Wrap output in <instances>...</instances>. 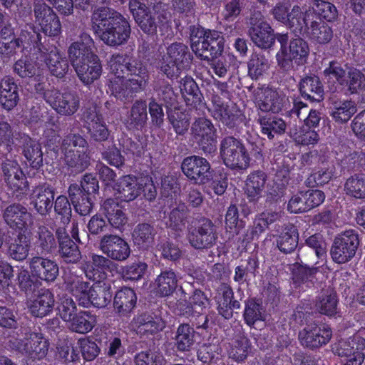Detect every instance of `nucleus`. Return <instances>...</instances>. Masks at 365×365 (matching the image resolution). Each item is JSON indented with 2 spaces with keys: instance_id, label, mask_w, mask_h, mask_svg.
Wrapping results in <instances>:
<instances>
[{
  "instance_id": "f257e3e1",
  "label": "nucleus",
  "mask_w": 365,
  "mask_h": 365,
  "mask_svg": "<svg viewBox=\"0 0 365 365\" xmlns=\"http://www.w3.org/2000/svg\"><path fill=\"white\" fill-rule=\"evenodd\" d=\"M107 1L109 0H75V4L83 10L89 6L94 7L91 16V30L107 46L118 47L128 42L131 27L120 12L109 6H98Z\"/></svg>"
},
{
  "instance_id": "f03ea898",
  "label": "nucleus",
  "mask_w": 365,
  "mask_h": 365,
  "mask_svg": "<svg viewBox=\"0 0 365 365\" xmlns=\"http://www.w3.org/2000/svg\"><path fill=\"white\" fill-rule=\"evenodd\" d=\"M184 202H180L170 212L168 224L175 230H182L187 223L186 238L190 246L198 250L215 246L218 239L216 227L211 220L203 216L191 217Z\"/></svg>"
},
{
  "instance_id": "7ed1b4c3",
  "label": "nucleus",
  "mask_w": 365,
  "mask_h": 365,
  "mask_svg": "<svg viewBox=\"0 0 365 365\" xmlns=\"http://www.w3.org/2000/svg\"><path fill=\"white\" fill-rule=\"evenodd\" d=\"M129 9L140 29L148 35H155L158 28L165 31L170 26V13L161 1L148 6L138 0L129 2Z\"/></svg>"
},
{
  "instance_id": "20e7f679",
  "label": "nucleus",
  "mask_w": 365,
  "mask_h": 365,
  "mask_svg": "<svg viewBox=\"0 0 365 365\" xmlns=\"http://www.w3.org/2000/svg\"><path fill=\"white\" fill-rule=\"evenodd\" d=\"M220 155L223 163L230 169L245 171L250 166L245 144L233 136H226L220 140Z\"/></svg>"
},
{
  "instance_id": "39448f33",
  "label": "nucleus",
  "mask_w": 365,
  "mask_h": 365,
  "mask_svg": "<svg viewBox=\"0 0 365 365\" xmlns=\"http://www.w3.org/2000/svg\"><path fill=\"white\" fill-rule=\"evenodd\" d=\"M198 117L190 127V135L205 155H212L216 153V128L210 120L200 117L203 111L197 110Z\"/></svg>"
},
{
  "instance_id": "423d86ee",
  "label": "nucleus",
  "mask_w": 365,
  "mask_h": 365,
  "mask_svg": "<svg viewBox=\"0 0 365 365\" xmlns=\"http://www.w3.org/2000/svg\"><path fill=\"white\" fill-rule=\"evenodd\" d=\"M359 244L360 239L357 230L350 229L341 232L335 237L331 245V259L338 264L351 261L356 255Z\"/></svg>"
},
{
  "instance_id": "0eeeda50",
  "label": "nucleus",
  "mask_w": 365,
  "mask_h": 365,
  "mask_svg": "<svg viewBox=\"0 0 365 365\" xmlns=\"http://www.w3.org/2000/svg\"><path fill=\"white\" fill-rule=\"evenodd\" d=\"M4 182L18 201H21L28 195L29 187L26 177L16 160L6 159L1 164Z\"/></svg>"
},
{
  "instance_id": "6e6552de",
  "label": "nucleus",
  "mask_w": 365,
  "mask_h": 365,
  "mask_svg": "<svg viewBox=\"0 0 365 365\" xmlns=\"http://www.w3.org/2000/svg\"><path fill=\"white\" fill-rule=\"evenodd\" d=\"M80 81L86 86L100 78L103 73L101 61L98 55L88 53L85 56L69 57Z\"/></svg>"
},
{
  "instance_id": "1a4fd4ad",
  "label": "nucleus",
  "mask_w": 365,
  "mask_h": 365,
  "mask_svg": "<svg viewBox=\"0 0 365 365\" xmlns=\"http://www.w3.org/2000/svg\"><path fill=\"white\" fill-rule=\"evenodd\" d=\"M248 34L253 43L262 48H271L275 42L274 30L259 11H254L249 19Z\"/></svg>"
},
{
  "instance_id": "9d476101",
  "label": "nucleus",
  "mask_w": 365,
  "mask_h": 365,
  "mask_svg": "<svg viewBox=\"0 0 365 365\" xmlns=\"http://www.w3.org/2000/svg\"><path fill=\"white\" fill-rule=\"evenodd\" d=\"M183 174L195 184L204 185L212 179L213 170L207 160L198 155L184 158L181 163Z\"/></svg>"
},
{
  "instance_id": "9b49d317",
  "label": "nucleus",
  "mask_w": 365,
  "mask_h": 365,
  "mask_svg": "<svg viewBox=\"0 0 365 365\" xmlns=\"http://www.w3.org/2000/svg\"><path fill=\"white\" fill-rule=\"evenodd\" d=\"M9 346L25 355L29 360L35 361L46 356L48 343L41 334L32 333L29 338L24 340H10Z\"/></svg>"
},
{
  "instance_id": "f8f14e48",
  "label": "nucleus",
  "mask_w": 365,
  "mask_h": 365,
  "mask_svg": "<svg viewBox=\"0 0 365 365\" xmlns=\"http://www.w3.org/2000/svg\"><path fill=\"white\" fill-rule=\"evenodd\" d=\"M46 102L57 113L65 116L73 115L80 106V100L76 93L71 91L61 92L57 88L47 93Z\"/></svg>"
},
{
  "instance_id": "ddd939ff",
  "label": "nucleus",
  "mask_w": 365,
  "mask_h": 365,
  "mask_svg": "<svg viewBox=\"0 0 365 365\" xmlns=\"http://www.w3.org/2000/svg\"><path fill=\"white\" fill-rule=\"evenodd\" d=\"M2 219L11 229L23 231L33 224V215L19 202L6 205L2 210Z\"/></svg>"
},
{
  "instance_id": "4468645a",
  "label": "nucleus",
  "mask_w": 365,
  "mask_h": 365,
  "mask_svg": "<svg viewBox=\"0 0 365 365\" xmlns=\"http://www.w3.org/2000/svg\"><path fill=\"white\" fill-rule=\"evenodd\" d=\"M99 249L112 261L123 262L130 255L128 243L117 235H103L99 242Z\"/></svg>"
},
{
  "instance_id": "2eb2a0df",
  "label": "nucleus",
  "mask_w": 365,
  "mask_h": 365,
  "mask_svg": "<svg viewBox=\"0 0 365 365\" xmlns=\"http://www.w3.org/2000/svg\"><path fill=\"white\" fill-rule=\"evenodd\" d=\"M55 196L54 188L47 183L40 184L32 189L31 205L41 216L46 217L51 212Z\"/></svg>"
},
{
  "instance_id": "dca6fc26",
  "label": "nucleus",
  "mask_w": 365,
  "mask_h": 365,
  "mask_svg": "<svg viewBox=\"0 0 365 365\" xmlns=\"http://www.w3.org/2000/svg\"><path fill=\"white\" fill-rule=\"evenodd\" d=\"M332 336L331 329L328 327L317 324L308 325L299 333L301 344L309 349H316L327 344Z\"/></svg>"
},
{
  "instance_id": "f3484780",
  "label": "nucleus",
  "mask_w": 365,
  "mask_h": 365,
  "mask_svg": "<svg viewBox=\"0 0 365 365\" xmlns=\"http://www.w3.org/2000/svg\"><path fill=\"white\" fill-rule=\"evenodd\" d=\"M46 256L36 255L30 257L28 264L34 277L46 282H53L59 273L56 262Z\"/></svg>"
},
{
  "instance_id": "a211bd4d",
  "label": "nucleus",
  "mask_w": 365,
  "mask_h": 365,
  "mask_svg": "<svg viewBox=\"0 0 365 365\" xmlns=\"http://www.w3.org/2000/svg\"><path fill=\"white\" fill-rule=\"evenodd\" d=\"M41 56L43 58L50 73L58 78H63L69 70V63L66 57L54 46H49L48 48H41Z\"/></svg>"
},
{
  "instance_id": "6ab92c4d",
  "label": "nucleus",
  "mask_w": 365,
  "mask_h": 365,
  "mask_svg": "<svg viewBox=\"0 0 365 365\" xmlns=\"http://www.w3.org/2000/svg\"><path fill=\"white\" fill-rule=\"evenodd\" d=\"M207 35L202 41V46L196 56L201 60L210 61L220 56L224 50L225 40L221 33L215 30H207Z\"/></svg>"
},
{
  "instance_id": "aec40b11",
  "label": "nucleus",
  "mask_w": 365,
  "mask_h": 365,
  "mask_svg": "<svg viewBox=\"0 0 365 365\" xmlns=\"http://www.w3.org/2000/svg\"><path fill=\"white\" fill-rule=\"evenodd\" d=\"M90 257L91 260L83 261L81 267L89 279L96 280V275L99 277L101 274L111 272L117 267V264L107 256L93 253Z\"/></svg>"
},
{
  "instance_id": "412c9836",
  "label": "nucleus",
  "mask_w": 365,
  "mask_h": 365,
  "mask_svg": "<svg viewBox=\"0 0 365 365\" xmlns=\"http://www.w3.org/2000/svg\"><path fill=\"white\" fill-rule=\"evenodd\" d=\"M140 179L133 175L120 177L113 186L117 198L123 202H130L140 195Z\"/></svg>"
},
{
  "instance_id": "4be33fe9",
  "label": "nucleus",
  "mask_w": 365,
  "mask_h": 365,
  "mask_svg": "<svg viewBox=\"0 0 365 365\" xmlns=\"http://www.w3.org/2000/svg\"><path fill=\"white\" fill-rule=\"evenodd\" d=\"M16 140L21 147L23 155L30 165L35 169L40 168L43 165V152L41 145L26 134H19V138H16Z\"/></svg>"
},
{
  "instance_id": "5701e85b",
  "label": "nucleus",
  "mask_w": 365,
  "mask_h": 365,
  "mask_svg": "<svg viewBox=\"0 0 365 365\" xmlns=\"http://www.w3.org/2000/svg\"><path fill=\"white\" fill-rule=\"evenodd\" d=\"M137 302L133 289L124 287L117 291L113 297V310L119 317H127L133 312Z\"/></svg>"
},
{
  "instance_id": "b1692460",
  "label": "nucleus",
  "mask_w": 365,
  "mask_h": 365,
  "mask_svg": "<svg viewBox=\"0 0 365 365\" xmlns=\"http://www.w3.org/2000/svg\"><path fill=\"white\" fill-rule=\"evenodd\" d=\"M180 88L187 106H193L196 111H202L205 109L202 94L192 77L186 76L182 78Z\"/></svg>"
},
{
  "instance_id": "393cba45",
  "label": "nucleus",
  "mask_w": 365,
  "mask_h": 365,
  "mask_svg": "<svg viewBox=\"0 0 365 365\" xmlns=\"http://www.w3.org/2000/svg\"><path fill=\"white\" fill-rule=\"evenodd\" d=\"M299 91L301 96L310 101L320 102L324 98V86L319 78L310 74L301 78L299 83Z\"/></svg>"
},
{
  "instance_id": "a878e982",
  "label": "nucleus",
  "mask_w": 365,
  "mask_h": 365,
  "mask_svg": "<svg viewBox=\"0 0 365 365\" xmlns=\"http://www.w3.org/2000/svg\"><path fill=\"white\" fill-rule=\"evenodd\" d=\"M212 117L228 128H233L242 120L241 111L235 106H229L220 102L214 101Z\"/></svg>"
},
{
  "instance_id": "bb28decb",
  "label": "nucleus",
  "mask_w": 365,
  "mask_h": 365,
  "mask_svg": "<svg viewBox=\"0 0 365 365\" xmlns=\"http://www.w3.org/2000/svg\"><path fill=\"white\" fill-rule=\"evenodd\" d=\"M314 19H317L314 12L303 13L299 6H294L289 12L285 24L297 35L307 33Z\"/></svg>"
},
{
  "instance_id": "cd10ccee",
  "label": "nucleus",
  "mask_w": 365,
  "mask_h": 365,
  "mask_svg": "<svg viewBox=\"0 0 365 365\" xmlns=\"http://www.w3.org/2000/svg\"><path fill=\"white\" fill-rule=\"evenodd\" d=\"M267 180V174L259 170L253 171L247 175L245 180V192L250 202H258L262 197Z\"/></svg>"
},
{
  "instance_id": "c85d7f7f",
  "label": "nucleus",
  "mask_w": 365,
  "mask_h": 365,
  "mask_svg": "<svg viewBox=\"0 0 365 365\" xmlns=\"http://www.w3.org/2000/svg\"><path fill=\"white\" fill-rule=\"evenodd\" d=\"M35 237L34 250L37 255H51L57 248L54 234L46 226L41 225L38 227Z\"/></svg>"
},
{
  "instance_id": "c756f323",
  "label": "nucleus",
  "mask_w": 365,
  "mask_h": 365,
  "mask_svg": "<svg viewBox=\"0 0 365 365\" xmlns=\"http://www.w3.org/2000/svg\"><path fill=\"white\" fill-rule=\"evenodd\" d=\"M5 242L8 245V255L14 260L23 262L27 259L31 249L30 237L24 232H19L11 242L7 239Z\"/></svg>"
},
{
  "instance_id": "7c9ffc66",
  "label": "nucleus",
  "mask_w": 365,
  "mask_h": 365,
  "mask_svg": "<svg viewBox=\"0 0 365 365\" xmlns=\"http://www.w3.org/2000/svg\"><path fill=\"white\" fill-rule=\"evenodd\" d=\"M113 297L110 283L108 281L97 280L89 289L88 299L96 307H106Z\"/></svg>"
},
{
  "instance_id": "2f4dec72",
  "label": "nucleus",
  "mask_w": 365,
  "mask_h": 365,
  "mask_svg": "<svg viewBox=\"0 0 365 365\" xmlns=\"http://www.w3.org/2000/svg\"><path fill=\"white\" fill-rule=\"evenodd\" d=\"M19 101V88L14 78L6 76L0 82V104L10 110L14 108Z\"/></svg>"
},
{
  "instance_id": "473e14b6",
  "label": "nucleus",
  "mask_w": 365,
  "mask_h": 365,
  "mask_svg": "<svg viewBox=\"0 0 365 365\" xmlns=\"http://www.w3.org/2000/svg\"><path fill=\"white\" fill-rule=\"evenodd\" d=\"M68 197L75 210L82 216L88 215L93 209L91 195L86 194L78 184H71L68 190Z\"/></svg>"
},
{
  "instance_id": "72a5a7b5",
  "label": "nucleus",
  "mask_w": 365,
  "mask_h": 365,
  "mask_svg": "<svg viewBox=\"0 0 365 365\" xmlns=\"http://www.w3.org/2000/svg\"><path fill=\"white\" fill-rule=\"evenodd\" d=\"M258 122L261 126V133L272 140L277 135L284 134L286 131L285 121L274 115L264 113L259 115Z\"/></svg>"
},
{
  "instance_id": "f704fd0d",
  "label": "nucleus",
  "mask_w": 365,
  "mask_h": 365,
  "mask_svg": "<svg viewBox=\"0 0 365 365\" xmlns=\"http://www.w3.org/2000/svg\"><path fill=\"white\" fill-rule=\"evenodd\" d=\"M365 349V339L355 335L347 340H341L335 348L334 353L341 357L356 358L358 354L365 358L363 351Z\"/></svg>"
},
{
  "instance_id": "c9c22d12",
  "label": "nucleus",
  "mask_w": 365,
  "mask_h": 365,
  "mask_svg": "<svg viewBox=\"0 0 365 365\" xmlns=\"http://www.w3.org/2000/svg\"><path fill=\"white\" fill-rule=\"evenodd\" d=\"M155 292L160 297L170 296L178 286V278L172 269H162L155 280Z\"/></svg>"
},
{
  "instance_id": "e433bc0d",
  "label": "nucleus",
  "mask_w": 365,
  "mask_h": 365,
  "mask_svg": "<svg viewBox=\"0 0 365 365\" xmlns=\"http://www.w3.org/2000/svg\"><path fill=\"white\" fill-rule=\"evenodd\" d=\"M54 297L48 289H41L29 307L33 316L43 317L52 312L54 306Z\"/></svg>"
},
{
  "instance_id": "4c0bfd02",
  "label": "nucleus",
  "mask_w": 365,
  "mask_h": 365,
  "mask_svg": "<svg viewBox=\"0 0 365 365\" xmlns=\"http://www.w3.org/2000/svg\"><path fill=\"white\" fill-rule=\"evenodd\" d=\"M153 91L157 93V101L162 102L167 110H170L176 102V96L172 85L164 78L158 76L152 83Z\"/></svg>"
},
{
  "instance_id": "58836bf2",
  "label": "nucleus",
  "mask_w": 365,
  "mask_h": 365,
  "mask_svg": "<svg viewBox=\"0 0 365 365\" xmlns=\"http://www.w3.org/2000/svg\"><path fill=\"white\" fill-rule=\"evenodd\" d=\"M101 209L112 227L121 229L127 223L126 215L115 200H106L102 204Z\"/></svg>"
},
{
  "instance_id": "ea45409f",
  "label": "nucleus",
  "mask_w": 365,
  "mask_h": 365,
  "mask_svg": "<svg viewBox=\"0 0 365 365\" xmlns=\"http://www.w3.org/2000/svg\"><path fill=\"white\" fill-rule=\"evenodd\" d=\"M331 115L336 122L343 123L347 122L356 112L355 103L349 100H340L335 97L330 98Z\"/></svg>"
},
{
  "instance_id": "a19ab883",
  "label": "nucleus",
  "mask_w": 365,
  "mask_h": 365,
  "mask_svg": "<svg viewBox=\"0 0 365 365\" xmlns=\"http://www.w3.org/2000/svg\"><path fill=\"white\" fill-rule=\"evenodd\" d=\"M299 234L293 225H284L277 238V247L280 252L288 254L294 252L298 245Z\"/></svg>"
},
{
  "instance_id": "79ce46f5",
  "label": "nucleus",
  "mask_w": 365,
  "mask_h": 365,
  "mask_svg": "<svg viewBox=\"0 0 365 365\" xmlns=\"http://www.w3.org/2000/svg\"><path fill=\"white\" fill-rule=\"evenodd\" d=\"M290 113L296 115L300 120L303 118L305 125L309 128L317 127L322 118L321 112L313 109L308 110L307 105L297 98L294 99Z\"/></svg>"
},
{
  "instance_id": "37998d69",
  "label": "nucleus",
  "mask_w": 365,
  "mask_h": 365,
  "mask_svg": "<svg viewBox=\"0 0 365 365\" xmlns=\"http://www.w3.org/2000/svg\"><path fill=\"white\" fill-rule=\"evenodd\" d=\"M128 79L124 78H111L108 84V88L117 99L125 102L132 100L138 93Z\"/></svg>"
},
{
  "instance_id": "c03bdc74",
  "label": "nucleus",
  "mask_w": 365,
  "mask_h": 365,
  "mask_svg": "<svg viewBox=\"0 0 365 365\" xmlns=\"http://www.w3.org/2000/svg\"><path fill=\"white\" fill-rule=\"evenodd\" d=\"M130 67L127 74L130 76L128 81L136 92L140 93L145 89L149 82L150 75L148 68L141 61L136 60H133V66H130Z\"/></svg>"
},
{
  "instance_id": "a18cd8bd",
  "label": "nucleus",
  "mask_w": 365,
  "mask_h": 365,
  "mask_svg": "<svg viewBox=\"0 0 365 365\" xmlns=\"http://www.w3.org/2000/svg\"><path fill=\"white\" fill-rule=\"evenodd\" d=\"M147 103L145 100L139 99L131 106L128 115V124L130 128L142 129L147 124Z\"/></svg>"
},
{
  "instance_id": "49530a36",
  "label": "nucleus",
  "mask_w": 365,
  "mask_h": 365,
  "mask_svg": "<svg viewBox=\"0 0 365 365\" xmlns=\"http://www.w3.org/2000/svg\"><path fill=\"white\" fill-rule=\"evenodd\" d=\"M168 58L175 61L178 68L184 69L190 67L192 63V55L187 46L182 43H173L167 48L165 54Z\"/></svg>"
},
{
  "instance_id": "de8ad7c7",
  "label": "nucleus",
  "mask_w": 365,
  "mask_h": 365,
  "mask_svg": "<svg viewBox=\"0 0 365 365\" xmlns=\"http://www.w3.org/2000/svg\"><path fill=\"white\" fill-rule=\"evenodd\" d=\"M66 165L71 173L76 175L83 172L90 165L88 150H77L76 153H63Z\"/></svg>"
},
{
  "instance_id": "09e8293b",
  "label": "nucleus",
  "mask_w": 365,
  "mask_h": 365,
  "mask_svg": "<svg viewBox=\"0 0 365 365\" xmlns=\"http://www.w3.org/2000/svg\"><path fill=\"white\" fill-rule=\"evenodd\" d=\"M310 38L320 44L329 43L333 37L331 27L321 19H314L307 31Z\"/></svg>"
},
{
  "instance_id": "8fccbe9b",
  "label": "nucleus",
  "mask_w": 365,
  "mask_h": 365,
  "mask_svg": "<svg viewBox=\"0 0 365 365\" xmlns=\"http://www.w3.org/2000/svg\"><path fill=\"white\" fill-rule=\"evenodd\" d=\"M96 321V317L89 312L80 311L68 323H69L68 327L72 331L86 334L93 329Z\"/></svg>"
},
{
  "instance_id": "3c124183",
  "label": "nucleus",
  "mask_w": 365,
  "mask_h": 365,
  "mask_svg": "<svg viewBox=\"0 0 365 365\" xmlns=\"http://www.w3.org/2000/svg\"><path fill=\"white\" fill-rule=\"evenodd\" d=\"M336 292L329 287L323 289L316 301L317 309L322 314L333 315L336 313Z\"/></svg>"
},
{
  "instance_id": "603ef678",
  "label": "nucleus",
  "mask_w": 365,
  "mask_h": 365,
  "mask_svg": "<svg viewBox=\"0 0 365 365\" xmlns=\"http://www.w3.org/2000/svg\"><path fill=\"white\" fill-rule=\"evenodd\" d=\"M155 230L148 223H140L135 226L132 236L134 243L143 249L148 248L154 240Z\"/></svg>"
},
{
  "instance_id": "864d4df0",
  "label": "nucleus",
  "mask_w": 365,
  "mask_h": 365,
  "mask_svg": "<svg viewBox=\"0 0 365 365\" xmlns=\"http://www.w3.org/2000/svg\"><path fill=\"white\" fill-rule=\"evenodd\" d=\"M18 38L21 47L33 46L34 48H38L41 54H42L41 48H48V47L41 42V35L38 29L32 24L26 25L25 29L21 30Z\"/></svg>"
},
{
  "instance_id": "5fc2aeb1",
  "label": "nucleus",
  "mask_w": 365,
  "mask_h": 365,
  "mask_svg": "<svg viewBox=\"0 0 365 365\" xmlns=\"http://www.w3.org/2000/svg\"><path fill=\"white\" fill-rule=\"evenodd\" d=\"M284 101V96H281L276 91L267 90L264 91V98L259 101L258 106L260 110L264 113L270 111L276 113L282 110Z\"/></svg>"
},
{
  "instance_id": "6e6d98bb",
  "label": "nucleus",
  "mask_w": 365,
  "mask_h": 365,
  "mask_svg": "<svg viewBox=\"0 0 365 365\" xmlns=\"http://www.w3.org/2000/svg\"><path fill=\"white\" fill-rule=\"evenodd\" d=\"M195 331L187 324H180L177 330L175 346L180 351H190L195 342Z\"/></svg>"
},
{
  "instance_id": "4d7b16f0",
  "label": "nucleus",
  "mask_w": 365,
  "mask_h": 365,
  "mask_svg": "<svg viewBox=\"0 0 365 365\" xmlns=\"http://www.w3.org/2000/svg\"><path fill=\"white\" fill-rule=\"evenodd\" d=\"M344 190L346 194L356 199L365 198V173H356L346 181Z\"/></svg>"
},
{
  "instance_id": "13d9d810",
  "label": "nucleus",
  "mask_w": 365,
  "mask_h": 365,
  "mask_svg": "<svg viewBox=\"0 0 365 365\" xmlns=\"http://www.w3.org/2000/svg\"><path fill=\"white\" fill-rule=\"evenodd\" d=\"M243 317L245 323L253 326L256 322L264 320V309L262 305L254 298L245 301Z\"/></svg>"
},
{
  "instance_id": "bf43d9fd",
  "label": "nucleus",
  "mask_w": 365,
  "mask_h": 365,
  "mask_svg": "<svg viewBox=\"0 0 365 365\" xmlns=\"http://www.w3.org/2000/svg\"><path fill=\"white\" fill-rule=\"evenodd\" d=\"M267 58L261 53H253L248 62V74L252 79H259L269 69Z\"/></svg>"
},
{
  "instance_id": "052dcab7",
  "label": "nucleus",
  "mask_w": 365,
  "mask_h": 365,
  "mask_svg": "<svg viewBox=\"0 0 365 365\" xmlns=\"http://www.w3.org/2000/svg\"><path fill=\"white\" fill-rule=\"evenodd\" d=\"M277 66L279 71L282 73H289L291 71H294L297 69L298 66H302L298 63V61L291 55V51H289L288 47L279 48L277 52L276 56Z\"/></svg>"
},
{
  "instance_id": "680f3d73",
  "label": "nucleus",
  "mask_w": 365,
  "mask_h": 365,
  "mask_svg": "<svg viewBox=\"0 0 365 365\" xmlns=\"http://www.w3.org/2000/svg\"><path fill=\"white\" fill-rule=\"evenodd\" d=\"M133 60H130L128 56L115 53L111 56L109 65L111 73L114 75L113 78H124L125 74H128L130 68L133 66Z\"/></svg>"
},
{
  "instance_id": "e2e57ef3",
  "label": "nucleus",
  "mask_w": 365,
  "mask_h": 365,
  "mask_svg": "<svg viewBox=\"0 0 365 365\" xmlns=\"http://www.w3.org/2000/svg\"><path fill=\"white\" fill-rule=\"evenodd\" d=\"M61 149L63 153H76L78 150H88L87 140L79 134H68L63 139Z\"/></svg>"
},
{
  "instance_id": "0e129e2a",
  "label": "nucleus",
  "mask_w": 365,
  "mask_h": 365,
  "mask_svg": "<svg viewBox=\"0 0 365 365\" xmlns=\"http://www.w3.org/2000/svg\"><path fill=\"white\" fill-rule=\"evenodd\" d=\"M317 269L316 267H309L302 262H295L292 268V279L294 284L300 285L302 283L312 282V279L314 277Z\"/></svg>"
},
{
  "instance_id": "69168bd1",
  "label": "nucleus",
  "mask_w": 365,
  "mask_h": 365,
  "mask_svg": "<svg viewBox=\"0 0 365 365\" xmlns=\"http://www.w3.org/2000/svg\"><path fill=\"white\" fill-rule=\"evenodd\" d=\"M291 55L298 61L302 66L307 63L309 54V47L307 42L300 37L290 40L288 46Z\"/></svg>"
},
{
  "instance_id": "338daca9",
  "label": "nucleus",
  "mask_w": 365,
  "mask_h": 365,
  "mask_svg": "<svg viewBox=\"0 0 365 365\" xmlns=\"http://www.w3.org/2000/svg\"><path fill=\"white\" fill-rule=\"evenodd\" d=\"M58 253L63 261L68 264H76L81 259L79 247L73 240L58 245Z\"/></svg>"
},
{
  "instance_id": "774afa93",
  "label": "nucleus",
  "mask_w": 365,
  "mask_h": 365,
  "mask_svg": "<svg viewBox=\"0 0 365 365\" xmlns=\"http://www.w3.org/2000/svg\"><path fill=\"white\" fill-rule=\"evenodd\" d=\"M165 361L161 353L150 349L142 351L134 357L135 365H163Z\"/></svg>"
}]
</instances>
